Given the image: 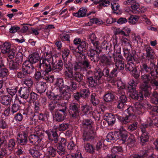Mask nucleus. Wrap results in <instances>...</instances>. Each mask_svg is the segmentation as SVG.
Returning <instances> with one entry per match:
<instances>
[{"label": "nucleus", "instance_id": "nucleus-20", "mask_svg": "<svg viewBox=\"0 0 158 158\" xmlns=\"http://www.w3.org/2000/svg\"><path fill=\"white\" fill-rule=\"evenodd\" d=\"M118 133L110 132L107 135L106 140L107 141L111 142L113 140H116L119 139Z\"/></svg>", "mask_w": 158, "mask_h": 158}, {"label": "nucleus", "instance_id": "nucleus-32", "mask_svg": "<svg viewBox=\"0 0 158 158\" xmlns=\"http://www.w3.org/2000/svg\"><path fill=\"white\" fill-rule=\"evenodd\" d=\"M117 85L118 88V93H121L123 91H125V89H127V87L125 84L120 80L117 81Z\"/></svg>", "mask_w": 158, "mask_h": 158}, {"label": "nucleus", "instance_id": "nucleus-53", "mask_svg": "<svg viewBox=\"0 0 158 158\" xmlns=\"http://www.w3.org/2000/svg\"><path fill=\"white\" fill-rule=\"evenodd\" d=\"M37 96V94L33 92H31L30 93L29 95V102H34L37 100L38 98Z\"/></svg>", "mask_w": 158, "mask_h": 158}, {"label": "nucleus", "instance_id": "nucleus-21", "mask_svg": "<svg viewBox=\"0 0 158 158\" xmlns=\"http://www.w3.org/2000/svg\"><path fill=\"white\" fill-rule=\"evenodd\" d=\"M81 126L84 128H87L89 130L93 129L94 130V129L93 128V124L92 121L91 120H89L88 119H84L82 122L81 124Z\"/></svg>", "mask_w": 158, "mask_h": 158}, {"label": "nucleus", "instance_id": "nucleus-10", "mask_svg": "<svg viewBox=\"0 0 158 158\" xmlns=\"http://www.w3.org/2000/svg\"><path fill=\"white\" fill-rule=\"evenodd\" d=\"M147 126V124H143L140 126V128L142 133L140 137V140L141 142L143 143L148 141L149 139L148 134L146 131V129Z\"/></svg>", "mask_w": 158, "mask_h": 158}, {"label": "nucleus", "instance_id": "nucleus-49", "mask_svg": "<svg viewBox=\"0 0 158 158\" xmlns=\"http://www.w3.org/2000/svg\"><path fill=\"white\" fill-rule=\"evenodd\" d=\"M92 117L96 120H98L100 118V115L97 110H94L93 112L89 113V117Z\"/></svg>", "mask_w": 158, "mask_h": 158}, {"label": "nucleus", "instance_id": "nucleus-48", "mask_svg": "<svg viewBox=\"0 0 158 158\" xmlns=\"http://www.w3.org/2000/svg\"><path fill=\"white\" fill-rule=\"evenodd\" d=\"M131 7L132 10L135 12H138L139 4L138 2L134 0V2H133L131 5Z\"/></svg>", "mask_w": 158, "mask_h": 158}, {"label": "nucleus", "instance_id": "nucleus-17", "mask_svg": "<svg viewBox=\"0 0 158 158\" xmlns=\"http://www.w3.org/2000/svg\"><path fill=\"white\" fill-rule=\"evenodd\" d=\"M101 61L104 64L107 66L113 65V63L112 61L111 57L110 56H106L105 55H102L100 57Z\"/></svg>", "mask_w": 158, "mask_h": 158}, {"label": "nucleus", "instance_id": "nucleus-4", "mask_svg": "<svg viewBox=\"0 0 158 158\" xmlns=\"http://www.w3.org/2000/svg\"><path fill=\"white\" fill-rule=\"evenodd\" d=\"M65 67L67 70L65 72V75L66 77L70 79L75 80L78 82L81 81L83 78V75L79 72H76L74 75L73 74L72 71L73 65L71 63L68 62V64L65 65Z\"/></svg>", "mask_w": 158, "mask_h": 158}, {"label": "nucleus", "instance_id": "nucleus-61", "mask_svg": "<svg viewBox=\"0 0 158 158\" xmlns=\"http://www.w3.org/2000/svg\"><path fill=\"white\" fill-rule=\"evenodd\" d=\"M1 69L0 70V77H4L7 75L8 70L5 68H1Z\"/></svg>", "mask_w": 158, "mask_h": 158}, {"label": "nucleus", "instance_id": "nucleus-7", "mask_svg": "<svg viewBox=\"0 0 158 158\" xmlns=\"http://www.w3.org/2000/svg\"><path fill=\"white\" fill-rule=\"evenodd\" d=\"M43 135L40 132H36L34 134L31 135L29 137V141L35 145H38L41 142Z\"/></svg>", "mask_w": 158, "mask_h": 158}, {"label": "nucleus", "instance_id": "nucleus-50", "mask_svg": "<svg viewBox=\"0 0 158 158\" xmlns=\"http://www.w3.org/2000/svg\"><path fill=\"white\" fill-rule=\"evenodd\" d=\"M114 98V95L111 93H108L106 94L104 97V100L107 102L111 101Z\"/></svg>", "mask_w": 158, "mask_h": 158}, {"label": "nucleus", "instance_id": "nucleus-37", "mask_svg": "<svg viewBox=\"0 0 158 158\" xmlns=\"http://www.w3.org/2000/svg\"><path fill=\"white\" fill-rule=\"evenodd\" d=\"M56 107L58 108L57 111H60V112H65L67 109L66 103H65L62 104L56 103Z\"/></svg>", "mask_w": 158, "mask_h": 158}, {"label": "nucleus", "instance_id": "nucleus-14", "mask_svg": "<svg viewBox=\"0 0 158 158\" xmlns=\"http://www.w3.org/2000/svg\"><path fill=\"white\" fill-rule=\"evenodd\" d=\"M95 134L93 129L88 131H85L83 133V137L84 140H89L90 139L94 138Z\"/></svg>", "mask_w": 158, "mask_h": 158}, {"label": "nucleus", "instance_id": "nucleus-45", "mask_svg": "<svg viewBox=\"0 0 158 158\" xmlns=\"http://www.w3.org/2000/svg\"><path fill=\"white\" fill-rule=\"evenodd\" d=\"M148 150H144L140 152V155H135L134 158H146L148 155Z\"/></svg>", "mask_w": 158, "mask_h": 158}, {"label": "nucleus", "instance_id": "nucleus-1", "mask_svg": "<svg viewBox=\"0 0 158 158\" xmlns=\"http://www.w3.org/2000/svg\"><path fill=\"white\" fill-rule=\"evenodd\" d=\"M134 106V107L130 106L125 110V112L128 114L125 117H122L116 114V118L123 124H126L135 119L137 115L142 114L145 109L151 108L150 104L146 100L137 102Z\"/></svg>", "mask_w": 158, "mask_h": 158}, {"label": "nucleus", "instance_id": "nucleus-57", "mask_svg": "<svg viewBox=\"0 0 158 158\" xmlns=\"http://www.w3.org/2000/svg\"><path fill=\"white\" fill-rule=\"evenodd\" d=\"M66 142L65 139L62 138L61 139L60 141V143H59V146L57 148H64L66 147Z\"/></svg>", "mask_w": 158, "mask_h": 158}, {"label": "nucleus", "instance_id": "nucleus-42", "mask_svg": "<svg viewBox=\"0 0 158 158\" xmlns=\"http://www.w3.org/2000/svg\"><path fill=\"white\" fill-rule=\"evenodd\" d=\"M77 49L78 50V52L80 53L85 52L86 50V44L85 41H82L79 45L77 47Z\"/></svg>", "mask_w": 158, "mask_h": 158}, {"label": "nucleus", "instance_id": "nucleus-60", "mask_svg": "<svg viewBox=\"0 0 158 158\" xmlns=\"http://www.w3.org/2000/svg\"><path fill=\"white\" fill-rule=\"evenodd\" d=\"M15 50L14 48L10 49L9 52L7 53L8 54V57L10 59L13 58L16 54Z\"/></svg>", "mask_w": 158, "mask_h": 158}, {"label": "nucleus", "instance_id": "nucleus-12", "mask_svg": "<svg viewBox=\"0 0 158 158\" xmlns=\"http://www.w3.org/2000/svg\"><path fill=\"white\" fill-rule=\"evenodd\" d=\"M18 93L21 98L26 100L29 97L30 93V90L26 87H22L20 88Z\"/></svg>", "mask_w": 158, "mask_h": 158}, {"label": "nucleus", "instance_id": "nucleus-34", "mask_svg": "<svg viewBox=\"0 0 158 158\" xmlns=\"http://www.w3.org/2000/svg\"><path fill=\"white\" fill-rule=\"evenodd\" d=\"M63 80L61 78H59L57 79V81L55 84V88L58 92H60L62 89L63 86Z\"/></svg>", "mask_w": 158, "mask_h": 158}, {"label": "nucleus", "instance_id": "nucleus-63", "mask_svg": "<svg viewBox=\"0 0 158 158\" xmlns=\"http://www.w3.org/2000/svg\"><path fill=\"white\" fill-rule=\"evenodd\" d=\"M134 41V43H136L138 44H141L143 42L142 40L139 35L135 36Z\"/></svg>", "mask_w": 158, "mask_h": 158}, {"label": "nucleus", "instance_id": "nucleus-62", "mask_svg": "<svg viewBox=\"0 0 158 158\" xmlns=\"http://www.w3.org/2000/svg\"><path fill=\"white\" fill-rule=\"evenodd\" d=\"M68 127V125L67 123H63L59 125L58 128L60 131H64L66 130Z\"/></svg>", "mask_w": 158, "mask_h": 158}, {"label": "nucleus", "instance_id": "nucleus-55", "mask_svg": "<svg viewBox=\"0 0 158 158\" xmlns=\"http://www.w3.org/2000/svg\"><path fill=\"white\" fill-rule=\"evenodd\" d=\"M20 106L15 103L11 106V111L14 114L19 109Z\"/></svg>", "mask_w": 158, "mask_h": 158}, {"label": "nucleus", "instance_id": "nucleus-8", "mask_svg": "<svg viewBox=\"0 0 158 158\" xmlns=\"http://www.w3.org/2000/svg\"><path fill=\"white\" fill-rule=\"evenodd\" d=\"M115 65L118 70H123L124 69L125 65L124 59L120 55L114 57Z\"/></svg>", "mask_w": 158, "mask_h": 158}, {"label": "nucleus", "instance_id": "nucleus-25", "mask_svg": "<svg viewBox=\"0 0 158 158\" xmlns=\"http://www.w3.org/2000/svg\"><path fill=\"white\" fill-rule=\"evenodd\" d=\"M36 89L40 93L44 92L46 90V84L43 82H38L36 83Z\"/></svg>", "mask_w": 158, "mask_h": 158}, {"label": "nucleus", "instance_id": "nucleus-28", "mask_svg": "<svg viewBox=\"0 0 158 158\" xmlns=\"http://www.w3.org/2000/svg\"><path fill=\"white\" fill-rule=\"evenodd\" d=\"M66 114L65 112L56 111L55 113L54 118L58 122L61 121L65 118Z\"/></svg>", "mask_w": 158, "mask_h": 158}, {"label": "nucleus", "instance_id": "nucleus-52", "mask_svg": "<svg viewBox=\"0 0 158 158\" xmlns=\"http://www.w3.org/2000/svg\"><path fill=\"white\" fill-rule=\"evenodd\" d=\"M151 102L155 104H158V93L154 92L152 94V97L151 99Z\"/></svg>", "mask_w": 158, "mask_h": 158}, {"label": "nucleus", "instance_id": "nucleus-13", "mask_svg": "<svg viewBox=\"0 0 158 158\" xmlns=\"http://www.w3.org/2000/svg\"><path fill=\"white\" fill-rule=\"evenodd\" d=\"M18 59V58H16V62H14L13 60H10L9 61L8 60V65L10 70L17 69L19 68V66L22 62V57L20 56V60L19 62H17Z\"/></svg>", "mask_w": 158, "mask_h": 158}, {"label": "nucleus", "instance_id": "nucleus-27", "mask_svg": "<svg viewBox=\"0 0 158 158\" xmlns=\"http://www.w3.org/2000/svg\"><path fill=\"white\" fill-rule=\"evenodd\" d=\"M27 134L24 133L19 134L17 138L18 143L21 145L26 144L27 141Z\"/></svg>", "mask_w": 158, "mask_h": 158}, {"label": "nucleus", "instance_id": "nucleus-43", "mask_svg": "<svg viewBox=\"0 0 158 158\" xmlns=\"http://www.w3.org/2000/svg\"><path fill=\"white\" fill-rule=\"evenodd\" d=\"M139 18L137 15H131L129 18V22L131 23L135 24L138 22Z\"/></svg>", "mask_w": 158, "mask_h": 158}, {"label": "nucleus", "instance_id": "nucleus-47", "mask_svg": "<svg viewBox=\"0 0 158 158\" xmlns=\"http://www.w3.org/2000/svg\"><path fill=\"white\" fill-rule=\"evenodd\" d=\"M80 94L81 97L85 98L88 97L89 92L88 89H83L81 90Z\"/></svg>", "mask_w": 158, "mask_h": 158}, {"label": "nucleus", "instance_id": "nucleus-44", "mask_svg": "<svg viewBox=\"0 0 158 158\" xmlns=\"http://www.w3.org/2000/svg\"><path fill=\"white\" fill-rule=\"evenodd\" d=\"M111 7L113 10L115 11L118 10L119 8V5L117 3L118 0H111Z\"/></svg>", "mask_w": 158, "mask_h": 158}, {"label": "nucleus", "instance_id": "nucleus-11", "mask_svg": "<svg viewBox=\"0 0 158 158\" xmlns=\"http://www.w3.org/2000/svg\"><path fill=\"white\" fill-rule=\"evenodd\" d=\"M78 107V104L75 103H72L70 104L69 112L73 117L76 118L78 115L79 112Z\"/></svg>", "mask_w": 158, "mask_h": 158}, {"label": "nucleus", "instance_id": "nucleus-16", "mask_svg": "<svg viewBox=\"0 0 158 158\" xmlns=\"http://www.w3.org/2000/svg\"><path fill=\"white\" fill-rule=\"evenodd\" d=\"M127 60L128 61L127 63L125 66V69L126 71H129L131 72L133 71L135 68L134 64L132 62L133 58L131 56H127Z\"/></svg>", "mask_w": 158, "mask_h": 158}, {"label": "nucleus", "instance_id": "nucleus-24", "mask_svg": "<svg viewBox=\"0 0 158 158\" xmlns=\"http://www.w3.org/2000/svg\"><path fill=\"white\" fill-rule=\"evenodd\" d=\"M49 139L51 141H54L55 143L58 141L57 134L56 131H51L47 132Z\"/></svg>", "mask_w": 158, "mask_h": 158}, {"label": "nucleus", "instance_id": "nucleus-64", "mask_svg": "<svg viewBox=\"0 0 158 158\" xmlns=\"http://www.w3.org/2000/svg\"><path fill=\"white\" fill-rule=\"evenodd\" d=\"M119 71L120 70H118L117 69H114L110 73V78L112 77L116 76L117 74Z\"/></svg>", "mask_w": 158, "mask_h": 158}, {"label": "nucleus", "instance_id": "nucleus-39", "mask_svg": "<svg viewBox=\"0 0 158 158\" xmlns=\"http://www.w3.org/2000/svg\"><path fill=\"white\" fill-rule=\"evenodd\" d=\"M40 64L39 65V71H40V72H37L35 73L34 75V77L35 79L36 80H39L41 77H43L44 76H46L48 74H44L43 73V72L44 70H41L40 68Z\"/></svg>", "mask_w": 158, "mask_h": 158}, {"label": "nucleus", "instance_id": "nucleus-51", "mask_svg": "<svg viewBox=\"0 0 158 158\" xmlns=\"http://www.w3.org/2000/svg\"><path fill=\"white\" fill-rule=\"evenodd\" d=\"M150 68L145 63H143L140 65V71L142 73H147L149 72Z\"/></svg>", "mask_w": 158, "mask_h": 158}, {"label": "nucleus", "instance_id": "nucleus-9", "mask_svg": "<svg viewBox=\"0 0 158 158\" xmlns=\"http://www.w3.org/2000/svg\"><path fill=\"white\" fill-rule=\"evenodd\" d=\"M71 89L69 86L67 85H65L63 87L62 89L60 92V95H59L61 97V99L64 98L65 99H68L70 98L71 96Z\"/></svg>", "mask_w": 158, "mask_h": 158}, {"label": "nucleus", "instance_id": "nucleus-15", "mask_svg": "<svg viewBox=\"0 0 158 158\" xmlns=\"http://www.w3.org/2000/svg\"><path fill=\"white\" fill-rule=\"evenodd\" d=\"M99 54V52L94 49H91L88 52L89 56L91 60L95 62L98 61L100 59Z\"/></svg>", "mask_w": 158, "mask_h": 158}, {"label": "nucleus", "instance_id": "nucleus-59", "mask_svg": "<svg viewBox=\"0 0 158 158\" xmlns=\"http://www.w3.org/2000/svg\"><path fill=\"white\" fill-rule=\"evenodd\" d=\"M24 83L27 86L28 88H30L32 85L33 82L31 78H27L24 80Z\"/></svg>", "mask_w": 158, "mask_h": 158}, {"label": "nucleus", "instance_id": "nucleus-5", "mask_svg": "<svg viewBox=\"0 0 158 158\" xmlns=\"http://www.w3.org/2000/svg\"><path fill=\"white\" fill-rule=\"evenodd\" d=\"M136 85L137 83L134 81L131 80L127 87V90L130 93L129 94L130 97L133 99L140 100L142 99L143 98V94H144V92L142 91V93L139 92V93L135 89Z\"/></svg>", "mask_w": 158, "mask_h": 158}, {"label": "nucleus", "instance_id": "nucleus-3", "mask_svg": "<svg viewBox=\"0 0 158 158\" xmlns=\"http://www.w3.org/2000/svg\"><path fill=\"white\" fill-rule=\"evenodd\" d=\"M157 72L155 73V72L153 71L151 72V77L148 74H144L142 75V80L144 84L141 85L140 88L143 92H144V95L145 97L149 96L151 93V88L148 85V82H150L153 86H158V77L157 75Z\"/></svg>", "mask_w": 158, "mask_h": 158}, {"label": "nucleus", "instance_id": "nucleus-31", "mask_svg": "<svg viewBox=\"0 0 158 158\" xmlns=\"http://www.w3.org/2000/svg\"><path fill=\"white\" fill-rule=\"evenodd\" d=\"M88 39L90 40L91 42L93 45L97 48L98 46L99 45V42L96 41L97 37L94 33L90 34L89 36Z\"/></svg>", "mask_w": 158, "mask_h": 158}, {"label": "nucleus", "instance_id": "nucleus-6", "mask_svg": "<svg viewBox=\"0 0 158 158\" xmlns=\"http://www.w3.org/2000/svg\"><path fill=\"white\" fill-rule=\"evenodd\" d=\"M80 56L81 59L80 60L79 62L74 65V69L76 70L77 69H81L82 68L90 69V65L86 59V56L81 54H80Z\"/></svg>", "mask_w": 158, "mask_h": 158}, {"label": "nucleus", "instance_id": "nucleus-36", "mask_svg": "<svg viewBox=\"0 0 158 158\" xmlns=\"http://www.w3.org/2000/svg\"><path fill=\"white\" fill-rule=\"evenodd\" d=\"M86 12V9L84 8H81L77 13H73V15L76 17H83L85 15Z\"/></svg>", "mask_w": 158, "mask_h": 158}, {"label": "nucleus", "instance_id": "nucleus-56", "mask_svg": "<svg viewBox=\"0 0 158 158\" xmlns=\"http://www.w3.org/2000/svg\"><path fill=\"white\" fill-rule=\"evenodd\" d=\"M118 94L120 96V102L126 103L127 101V99L125 95V91H123L121 93H118Z\"/></svg>", "mask_w": 158, "mask_h": 158}, {"label": "nucleus", "instance_id": "nucleus-26", "mask_svg": "<svg viewBox=\"0 0 158 158\" xmlns=\"http://www.w3.org/2000/svg\"><path fill=\"white\" fill-rule=\"evenodd\" d=\"M40 59V56L38 53L35 52L29 56V61L31 64H33L37 62Z\"/></svg>", "mask_w": 158, "mask_h": 158}, {"label": "nucleus", "instance_id": "nucleus-38", "mask_svg": "<svg viewBox=\"0 0 158 158\" xmlns=\"http://www.w3.org/2000/svg\"><path fill=\"white\" fill-rule=\"evenodd\" d=\"M94 75L95 78L98 80H99L103 76L102 72L101 69H96L95 70Z\"/></svg>", "mask_w": 158, "mask_h": 158}, {"label": "nucleus", "instance_id": "nucleus-18", "mask_svg": "<svg viewBox=\"0 0 158 158\" xmlns=\"http://www.w3.org/2000/svg\"><path fill=\"white\" fill-rule=\"evenodd\" d=\"M51 149L48 151L49 154L53 157L55 156L56 153H58L60 156L66 154V151L65 149Z\"/></svg>", "mask_w": 158, "mask_h": 158}, {"label": "nucleus", "instance_id": "nucleus-19", "mask_svg": "<svg viewBox=\"0 0 158 158\" xmlns=\"http://www.w3.org/2000/svg\"><path fill=\"white\" fill-rule=\"evenodd\" d=\"M12 101V97L8 95L2 96L0 101L2 104L5 106H8L10 104Z\"/></svg>", "mask_w": 158, "mask_h": 158}, {"label": "nucleus", "instance_id": "nucleus-29", "mask_svg": "<svg viewBox=\"0 0 158 158\" xmlns=\"http://www.w3.org/2000/svg\"><path fill=\"white\" fill-rule=\"evenodd\" d=\"M91 109V107L87 105H85L81 106V109L83 114L82 115H87V117H89V113L90 114L91 112L90 111Z\"/></svg>", "mask_w": 158, "mask_h": 158}, {"label": "nucleus", "instance_id": "nucleus-35", "mask_svg": "<svg viewBox=\"0 0 158 158\" xmlns=\"http://www.w3.org/2000/svg\"><path fill=\"white\" fill-rule=\"evenodd\" d=\"M128 143L126 148L134 147L135 144V136L134 135L131 134L128 140Z\"/></svg>", "mask_w": 158, "mask_h": 158}, {"label": "nucleus", "instance_id": "nucleus-41", "mask_svg": "<svg viewBox=\"0 0 158 158\" xmlns=\"http://www.w3.org/2000/svg\"><path fill=\"white\" fill-rule=\"evenodd\" d=\"M91 101L94 105L95 106L99 103V100L95 94L93 93L92 94Z\"/></svg>", "mask_w": 158, "mask_h": 158}, {"label": "nucleus", "instance_id": "nucleus-58", "mask_svg": "<svg viewBox=\"0 0 158 158\" xmlns=\"http://www.w3.org/2000/svg\"><path fill=\"white\" fill-rule=\"evenodd\" d=\"M88 82L89 84V86L91 87H93L96 86L97 83L94 80L92 77H90L88 79Z\"/></svg>", "mask_w": 158, "mask_h": 158}, {"label": "nucleus", "instance_id": "nucleus-23", "mask_svg": "<svg viewBox=\"0 0 158 158\" xmlns=\"http://www.w3.org/2000/svg\"><path fill=\"white\" fill-rule=\"evenodd\" d=\"M28 62H25L23 64V69L27 74H30L32 73L35 70V69L32 65H29L28 64Z\"/></svg>", "mask_w": 158, "mask_h": 158}, {"label": "nucleus", "instance_id": "nucleus-46", "mask_svg": "<svg viewBox=\"0 0 158 158\" xmlns=\"http://www.w3.org/2000/svg\"><path fill=\"white\" fill-rule=\"evenodd\" d=\"M17 87L15 86H13L7 88V91L8 93L10 95L13 96L15 95L17 92Z\"/></svg>", "mask_w": 158, "mask_h": 158}, {"label": "nucleus", "instance_id": "nucleus-54", "mask_svg": "<svg viewBox=\"0 0 158 158\" xmlns=\"http://www.w3.org/2000/svg\"><path fill=\"white\" fill-rule=\"evenodd\" d=\"M48 98L52 100H59L61 99V97L59 95H54L53 93H51L48 96Z\"/></svg>", "mask_w": 158, "mask_h": 158}, {"label": "nucleus", "instance_id": "nucleus-22", "mask_svg": "<svg viewBox=\"0 0 158 158\" xmlns=\"http://www.w3.org/2000/svg\"><path fill=\"white\" fill-rule=\"evenodd\" d=\"M119 138L120 139L118 141L123 144L126 141L127 137V132L123 128L120 130L119 133Z\"/></svg>", "mask_w": 158, "mask_h": 158}, {"label": "nucleus", "instance_id": "nucleus-33", "mask_svg": "<svg viewBox=\"0 0 158 158\" xmlns=\"http://www.w3.org/2000/svg\"><path fill=\"white\" fill-rule=\"evenodd\" d=\"M105 118V119L107 121L109 124H113L115 122V118L112 114H106Z\"/></svg>", "mask_w": 158, "mask_h": 158}, {"label": "nucleus", "instance_id": "nucleus-30", "mask_svg": "<svg viewBox=\"0 0 158 158\" xmlns=\"http://www.w3.org/2000/svg\"><path fill=\"white\" fill-rule=\"evenodd\" d=\"M10 44L7 42H5L0 45L1 52L3 54L7 53L10 49Z\"/></svg>", "mask_w": 158, "mask_h": 158}, {"label": "nucleus", "instance_id": "nucleus-2", "mask_svg": "<svg viewBox=\"0 0 158 158\" xmlns=\"http://www.w3.org/2000/svg\"><path fill=\"white\" fill-rule=\"evenodd\" d=\"M44 57L40 60V68L44 70L43 74H48L51 71L58 72L62 69L63 63L61 59L56 62V57L48 52L44 54Z\"/></svg>", "mask_w": 158, "mask_h": 158}, {"label": "nucleus", "instance_id": "nucleus-40", "mask_svg": "<svg viewBox=\"0 0 158 158\" xmlns=\"http://www.w3.org/2000/svg\"><path fill=\"white\" fill-rule=\"evenodd\" d=\"M29 151L31 155L34 157H39L41 155V153L38 150H35L34 149H30Z\"/></svg>", "mask_w": 158, "mask_h": 158}]
</instances>
